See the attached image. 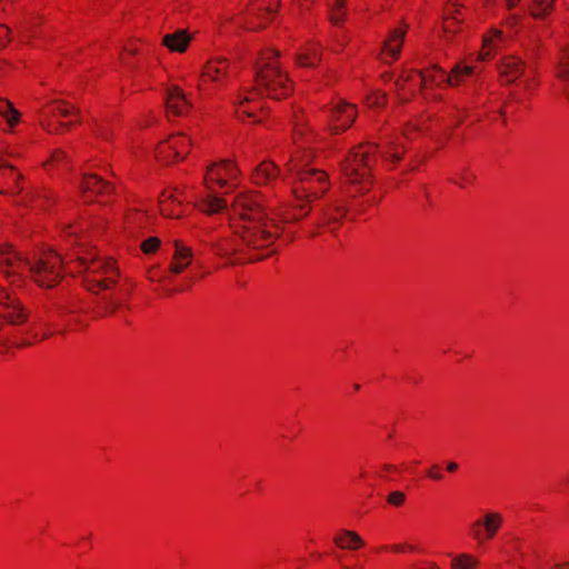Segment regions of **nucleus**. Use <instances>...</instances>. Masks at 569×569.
<instances>
[{"label":"nucleus","instance_id":"obj_20","mask_svg":"<svg viewBox=\"0 0 569 569\" xmlns=\"http://www.w3.org/2000/svg\"><path fill=\"white\" fill-rule=\"evenodd\" d=\"M192 252L179 241H174V261L171 263V272L181 273L191 262Z\"/></svg>","mask_w":569,"mask_h":569},{"label":"nucleus","instance_id":"obj_58","mask_svg":"<svg viewBox=\"0 0 569 569\" xmlns=\"http://www.w3.org/2000/svg\"><path fill=\"white\" fill-rule=\"evenodd\" d=\"M50 336V333H43V339L48 338Z\"/></svg>","mask_w":569,"mask_h":569},{"label":"nucleus","instance_id":"obj_10","mask_svg":"<svg viewBox=\"0 0 569 569\" xmlns=\"http://www.w3.org/2000/svg\"><path fill=\"white\" fill-rule=\"evenodd\" d=\"M23 179L22 174L17 169L0 159V193L7 196H14L23 191L20 184Z\"/></svg>","mask_w":569,"mask_h":569},{"label":"nucleus","instance_id":"obj_16","mask_svg":"<svg viewBox=\"0 0 569 569\" xmlns=\"http://www.w3.org/2000/svg\"><path fill=\"white\" fill-rule=\"evenodd\" d=\"M280 173L279 167L269 160L261 162L252 172V181L258 186H263L274 180Z\"/></svg>","mask_w":569,"mask_h":569},{"label":"nucleus","instance_id":"obj_40","mask_svg":"<svg viewBox=\"0 0 569 569\" xmlns=\"http://www.w3.org/2000/svg\"><path fill=\"white\" fill-rule=\"evenodd\" d=\"M10 29L0 24V48L6 47L9 41Z\"/></svg>","mask_w":569,"mask_h":569},{"label":"nucleus","instance_id":"obj_51","mask_svg":"<svg viewBox=\"0 0 569 569\" xmlns=\"http://www.w3.org/2000/svg\"><path fill=\"white\" fill-rule=\"evenodd\" d=\"M58 311L60 313H68V312H72V309L68 308V307H64V306H58Z\"/></svg>","mask_w":569,"mask_h":569},{"label":"nucleus","instance_id":"obj_5","mask_svg":"<svg viewBox=\"0 0 569 569\" xmlns=\"http://www.w3.org/2000/svg\"><path fill=\"white\" fill-rule=\"evenodd\" d=\"M373 144L358 146L342 162V171L347 181L351 184L363 186L360 191H366V184L370 183V169L375 162L372 157Z\"/></svg>","mask_w":569,"mask_h":569},{"label":"nucleus","instance_id":"obj_4","mask_svg":"<svg viewBox=\"0 0 569 569\" xmlns=\"http://www.w3.org/2000/svg\"><path fill=\"white\" fill-rule=\"evenodd\" d=\"M278 57V51L267 50L261 54L256 70L257 89L273 99H281L291 92L288 76L277 64Z\"/></svg>","mask_w":569,"mask_h":569},{"label":"nucleus","instance_id":"obj_29","mask_svg":"<svg viewBox=\"0 0 569 569\" xmlns=\"http://www.w3.org/2000/svg\"><path fill=\"white\" fill-rule=\"evenodd\" d=\"M478 560L468 553L455 556L451 560V569H475Z\"/></svg>","mask_w":569,"mask_h":569},{"label":"nucleus","instance_id":"obj_3","mask_svg":"<svg viewBox=\"0 0 569 569\" xmlns=\"http://www.w3.org/2000/svg\"><path fill=\"white\" fill-rule=\"evenodd\" d=\"M287 168L290 172H297L298 180L292 187V193L297 201L296 209L301 212L299 219L307 217L310 212V203L320 199L329 189L328 176L326 172L317 169H308L307 160L299 163L297 158L292 157Z\"/></svg>","mask_w":569,"mask_h":569},{"label":"nucleus","instance_id":"obj_34","mask_svg":"<svg viewBox=\"0 0 569 569\" xmlns=\"http://www.w3.org/2000/svg\"><path fill=\"white\" fill-rule=\"evenodd\" d=\"M329 8H330V21L333 23V24H338L340 21H342V18H343V7H345V3H343V0H331L329 3H328Z\"/></svg>","mask_w":569,"mask_h":569},{"label":"nucleus","instance_id":"obj_50","mask_svg":"<svg viewBox=\"0 0 569 569\" xmlns=\"http://www.w3.org/2000/svg\"><path fill=\"white\" fill-rule=\"evenodd\" d=\"M551 569H569V561L557 563Z\"/></svg>","mask_w":569,"mask_h":569},{"label":"nucleus","instance_id":"obj_47","mask_svg":"<svg viewBox=\"0 0 569 569\" xmlns=\"http://www.w3.org/2000/svg\"><path fill=\"white\" fill-rule=\"evenodd\" d=\"M410 80V76H401L399 80L396 81V86L399 88V89H402L403 88V83L409 81Z\"/></svg>","mask_w":569,"mask_h":569},{"label":"nucleus","instance_id":"obj_30","mask_svg":"<svg viewBox=\"0 0 569 569\" xmlns=\"http://www.w3.org/2000/svg\"><path fill=\"white\" fill-rule=\"evenodd\" d=\"M345 214L346 209L336 203H332L329 207H323L321 209V216L327 222L338 221L339 219L343 218Z\"/></svg>","mask_w":569,"mask_h":569},{"label":"nucleus","instance_id":"obj_42","mask_svg":"<svg viewBox=\"0 0 569 569\" xmlns=\"http://www.w3.org/2000/svg\"><path fill=\"white\" fill-rule=\"evenodd\" d=\"M19 33L21 38H33L36 37L34 31L32 30V26L22 24L20 27Z\"/></svg>","mask_w":569,"mask_h":569},{"label":"nucleus","instance_id":"obj_6","mask_svg":"<svg viewBox=\"0 0 569 569\" xmlns=\"http://www.w3.org/2000/svg\"><path fill=\"white\" fill-rule=\"evenodd\" d=\"M79 264L86 272L84 282L93 292L107 290L117 282L119 271L111 260L79 258Z\"/></svg>","mask_w":569,"mask_h":569},{"label":"nucleus","instance_id":"obj_22","mask_svg":"<svg viewBox=\"0 0 569 569\" xmlns=\"http://www.w3.org/2000/svg\"><path fill=\"white\" fill-rule=\"evenodd\" d=\"M476 69L473 67L465 66L458 63L451 70V73L446 78V83L449 86H458L460 82L465 81L466 78L475 74Z\"/></svg>","mask_w":569,"mask_h":569},{"label":"nucleus","instance_id":"obj_27","mask_svg":"<svg viewBox=\"0 0 569 569\" xmlns=\"http://www.w3.org/2000/svg\"><path fill=\"white\" fill-rule=\"evenodd\" d=\"M419 76L422 87L427 86L428 83L440 84L446 82V78L448 77L446 72L437 66H435L428 73L419 72Z\"/></svg>","mask_w":569,"mask_h":569},{"label":"nucleus","instance_id":"obj_25","mask_svg":"<svg viewBox=\"0 0 569 569\" xmlns=\"http://www.w3.org/2000/svg\"><path fill=\"white\" fill-rule=\"evenodd\" d=\"M461 14V8L457 4H450L446 9V16L443 21V31L446 33L455 32V26L459 22V17Z\"/></svg>","mask_w":569,"mask_h":569},{"label":"nucleus","instance_id":"obj_21","mask_svg":"<svg viewBox=\"0 0 569 569\" xmlns=\"http://www.w3.org/2000/svg\"><path fill=\"white\" fill-rule=\"evenodd\" d=\"M335 543L341 549L357 550L363 546L362 538L355 531L342 530L333 538Z\"/></svg>","mask_w":569,"mask_h":569},{"label":"nucleus","instance_id":"obj_17","mask_svg":"<svg viewBox=\"0 0 569 569\" xmlns=\"http://www.w3.org/2000/svg\"><path fill=\"white\" fill-rule=\"evenodd\" d=\"M405 37V29H393L389 37L383 41L382 51L391 58V61L399 58Z\"/></svg>","mask_w":569,"mask_h":569},{"label":"nucleus","instance_id":"obj_60","mask_svg":"<svg viewBox=\"0 0 569 569\" xmlns=\"http://www.w3.org/2000/svg\"><path fill=\"white\" fill-rule=\"evenodd\" d=\"M29 345H30V342H24V343H22L21 346H23V347H24V346H29Z\"/></svg>","mask_w":569,"mask_h":569},{"label":"nucleus","instance_id":"obj_24","mask_svg":"<svg viewBox=\"0 0 569 569\" xmlns=\"http://www.w3.org/2000/svg\"><path fill=\"white\" fill-rule=\"evenodd\" d=\"M228 209V201L214 193H209L201 204V210L209 213H218Z\"/></svg>","mask_w":569,"mask_h":569},{"label":"nucleus","instance_id":"obj_11","mask_svg":"<svg viewBox=\"0 0 569 569\" xmlns=\"http://www.w3.org/2000/svg\"><path fill=\"white\" fill-rule=\"evenodd\" d=\"M502 523V516L498 512H488L483 520H477L472 523L473 538L479 542L492 539Z\"/></svg>","mask_w":569,"mask_h":569},{"label":"nucleus","instance_id":"obj_19","mask_svg":"<svg viewBox=\"0 0 569 569\" xmlns=\"http://www.w3.org/2000/svg\"><path fill=\"white\" fill-rule=\"evenodd\" d=\"M191 41V36L183 29L168 33L162 39V44L170 51L184 52Z\"/></svg>","mask_w":569,"mask_h":569},{"label":"nucleus","instance_id":"obj_18","mask_svg":"<svg viewBox=\"0 0 569 569\" xmlns=\"http://www.w3.org/2000/svg\"><path fill=\"white\" fill-rule=\"evenodd\" d=\"M228 62L224 59H214L209 61L202 71L201 82L199 87L207 81H220L223 76L227 74Z\"/></svg>","mask_w":569,"mask_h":569},{"label":"nucleus","instance_id":"obj_54","mask_svg":"<svg viewBox=\"0 0 569 569\" xmlns=\"http://www.w3.org/2000/svg\"><path fill=\"white\" fill-rule=\"evenodd\" d=\"M387 471H390V470H393L395 469V466L392 465H385L383 467Z\"/></svg>","mask_w":569,"mask_h":569},{"label":"nucleus","instance_id":"obj_39","mask_svg":"<svg viewBox=\"0 0 569 569\" xmlns=\"http://www.w3.org/2000/svg\"><path fill=\"white\" fill-rule=\"evenodd\" d=\"M406 500V495L401 491H393L387 497V501L396 507L401 506Z\"/></svg>","mask_w":569,"mask_h":569},{"label":"nucleus","instance_id":"obj_41","mask_svg":"<svg viewBox=\"0 0 569 569\" xmlns=\"http://www.w3.org/2000/svg\"><path fill=\"white\" fill-rule=\"evenodd\" d=\"M106 308H104V311L106 313H114L118 308L120 307V303L112 300L111 298H106Z\"/></svg>","mask_w":569,"mask_h":569},{"label":"nucleus","instance_id":"obj_57","mask_svg":"<svg viewBox=\"0 0 569 569\" xmlns=\"http://www.w3.org/2000/svg\"><path fill=\"white\" fill-rule=\"evenodd\" d=\"M430 569H439V567H438L436 563H432V565L430 566Z\"/></svg>","mask_w":569,"mask_h":569},{"label":"nucleus","instance_id":"obj_13","mask_svg":"<svg viewBox=\"0 0 569 569\" xmlns=\"http://www.w3.org/2000/svg\"><path fill=\"white\" fill-rule=\"evenodd\" d=\"M166 107L169 113L184 114L191 107L186 93L179 87H171L167 91Z\"/></svg>","mask_w":569,"mask_h":569},{"label":"nucleus","instance_id":"obj_2","mask_svg":"<svg viewBox=\"0 0 569 569\" xmlns=\"http://www.w3.org/2000/svg\"><path fill=\"white\" fill-rule=\"evenodd\" d=\"M0 260L6 276L28 270L32 279L44 288H52L62 277V259L53 251L29 259L6 247L0 250Z\"/></svg>","mask_w":569,"mask_h":569},{"label":"nucleus","instance_id":"obj_43","mask_svg":"<svg viewBox=\"0 0 569 569\" xmlns=\"http://www.w3.org/2000/svg\"><path fill=\"white\" fill-rule=\"evenodd\" d=\"M537 84H538V81H537V79H536L535 77H533V78H531V79H529V78H528V79H526V80L522 82V87H523V89H525L526 91H529V92H531V91L533 90L535 86H537Z\"/></svg>","mask_w":569,"mask_h":569},{"label":"nucleus","instance_id":"obj_8","mask_svg":"<svg viewBox=\"0 0 569 569\" xmlns=\"http://www.w3.org/2000/svg\"><path fill=\"white\" fill-rule=\"evenodd\" d=\"M328 128L331 133H339L347 130L355 121L357 116L356 106L339 102L327 109Z\"/></svg>","mask_w":569,"mask_h":569},{"label":"nucleus","instance_id":"obj_33","mask_svg":"<svg viewBox=\"0 0 569 569\" xmlns=\"http://www.w3.org/2000/svg\"><path fill=\"white\" fill-rule=\"evenodd\" d=\"M219 168V176H223L224 179L233 181L239 174L238 168L229 160H223L219 163H213Z\"/></svg>","mask_w":569,"mask_h":569},{"label":"nucleus","instance_id":"obj_14","mask_svg":"<svg viewBox=\"0 0 569 569\" xmlns=\"http://www.w3.org/2000/svg\"><path fill=\"white\" fill-rule=\"evenodd\" d=\"M526 70V61L519 57H508L500 66V77L506 83L520 79Z\"/></svg>","mask_w":569,"mask_h":569},{"label":"nucleus","instance_id":"obj_12","mask_svg":"<svg viewBox=\"0 0 569 569\" xmlns=\"http://www.w3.org/2000/svg\"><path fill=\"white\" fill-rule=\"evenodd\" d=\"M72 110H73V108L69 107L63 101L54 100V101L50 102L41 111V116L40 117H41L42 127L44 129H47V131L50 132V133L58 132L59 129H61V128H67L68 129L71 126V123L60 122L57 127H52L51 122L49 121V117L50 116H52V117H57V116L68 117L69 114L72 113Z\"/></svg>","mask_w":569,"mask_h":569},{"label":"nucleus","instance_id":"obj_48","mask_svg":"<svg viewBox=\"0 0 569 569\" xmlns=\"http://www.w3.org/2000/svg\"><path fill=\"white\" fill-rule=\"evenodd\" d=\"M458 469V465L453 461L447 463V470L453 472Z\"/></svg>","mask_w":569,"mask_h":569},{"label":"nucleus","instance_id":"obj_45","mask_svg":"<svg viewBox=\"0 0 569 569\" xmlns=\"http://www.w3.org/2000/svg\"><path fill=\"white\" fill-rule=\"evenodd\" d=\"M428 477L433 480L442 479V475L438 471V466H432L431 469L427 472Z\"/></svg>","mask_w":569,"mask_h":569},{"label":"nucleus","instance_id":"obj_49","mask_svg":"<svg viewBox=\"0 0 569 569\" xmlns=\"http://www.w3.org/2000/svg\"><path fill=\"white\" fill-rule=\"evenodd\" d=\"M551 569H569V561L557 563Z\"/></svg>","mask_w":569,"mask_h":569},{"label":"nucleus","instance_id":"obj_35","mask_svg":"<svg viewBox=\"0 0 569 569\" xmlns=\"http://www.w3.org/2000/svg\"><path fill=\"white\" fill-rule=\"evenodd\" d=\"M251 102H252V100L249 97H246L244 100L239 102V106L237 108V113L239 117L241 114L247 116L249 118L254 117V112L258 109V107H249V108L246 107V103H251Z\"/></svg>","mask_w":569,"mask_h":569},{"label":"nucleus","instance_id":"obj_56","mask_svg":"<svg viewBox=\"0 0 569 569\" xmlns=\"http://www.w3.org/2000/svg\"><path fill=\"white\" fill-rule=\"evenodd\" d=\"M510 97H511L512 99H515V100H518V99H517V94H516V92H511V93H510Z\"/></svg>","mask_w":569,"mask_h":569},{"label":"nucleus","instance_id":"obj_53","mask_svg":"<svg viewBox=\"0 0 569 569\" xmlns=\"http://www.w3.org/2000/svg\"><path fill=\"white\" fill-rule=\"evenodd\" d=\"M392 549H393L395 551H397V552H400V551H402V550H403V547H402V546H400V545H396V546H393V547H392Z\"/></svg>","mask_w":569,"mask_h":569},{"label":"nucleus","instance_id":"obj_23","mask_svg":"<svg viewBox=\"0 0 569 569\" xmlns=\"http://www.w3.org/2000/svg\"><path fill=\"white\" fill-rule=\"evenodd\" d=\"M321 54L316 46H308L297 54V63L301 67H316L320 61Z\"/></svg>","mask_w":569,"mask_h":569},{"label":"nucleus","instance_id":"obj_31","mask_svg":"<svg viewBox=\"0 0 569 569\" xmlns=\"http://www.w3.org/2000/svg\"><path fill=\"white\" fill-rule=\"evenodd\" d=\"M204 181L208 188H210L211 183H216L220 188L228 186L227 179H224L223 176H219V168L217 166H213V163L208 168L207 173L204 176Z\"/></svg>","mask_w":569,"mask_h":569},{"label":"nucleus","instance_id":"obj_32","mask_svg":"<svg viewBox=\"0 0 569 569\" xmlns=\"http://www.w3.org/2000/svg\"><path fill=\"white\" fill-rule=\"evenodd\" d=\"M0 116L6 118L10 126H14L19 120V112L7 100L0 101Z\"/></svg>","mask_w":569,"mask_h":569},{"label":"nucleus","instance_id":"obj_26","mask_svg":"<svg viewBox=\"0 0 569 569\" xmlns=\"http://www.w3.org/2000/svg\"><path fill=\"white\" fill-rule=\"evenodd\" d=\"M555 0H532L530 6V14L535 19H543L547 17L552 8Z\"/></svg>","mask_w":569,"mask_h":569},{"label":"nucleus","instance_id":"obj_15","mask_svg":"<svg viewBox=\"0 0 569 569\" xmlns=\"http://www.w3.org/2000/svg\"><path fill=\"white\" fill-rule=\"evenodd\" d=\"M81 190L86 197L109 196L113 188L96 174L84 176L81 182Z\"/></svg>","mask_w":569,"mask_h":569},{"label":"nucleus","instance_id":"obj_38","mask_svg":"<svg viewBox=\"0 0 569 569\" xmlns=\"http://www.w3.org/2000/svg\"><path fill=\"white\" fill-rule=\"evenodd\" d=\"M386 94L381 92H373L368 97L367 102L370 107H380L386 102Z\"/></svg>","mask_w":569,"mask_h":569},{"label":"nucleus","instance_id":"obj_36","mask_svg":"<svg viewBox=\"0 0 569 569\" xmlns=\"http://www.w3.org/2000/svg\"><path fill=\"white\" fill-rule=\"evenodd\" d=\"M173 196L172 194H162V199L160 200V211L163 216L170 217V218H179L180 213L174 212L172 210H169L168 208V200H170Z\"/></svg>","mask_w":569,"mask_h":569},{"label":"nucleus","instance_id":"obj_1","mask_svg":"<svg viewBox=\"0 0 569 569\" xmlns=\"http://www.w3.org/2000/svg\"><path fill=\"white\" fill-rule=\"evenodd\" d=\"M231 211L244 222L242 230L238 231L241 243L237 247L218 249L220 254H239L238 261L253 262L268 257L253 253L261 249H268L279 236V227L262 209L253 194L239 193L232 201Z\"/></svg>","mask_w":569,"mask_h":569},{"label":"nucleus","instance_id":"obj_7","mask_svg":"<svg viewBox=\"0 0 569 569\" xmlns=\"http://www.w3.org/2000/svg\"><path fill=\"white\" fill-rule=\"evenodd\" d=\"M279 6L280 0H274V7L271 3L254 0L244 14V28L250 31L263 29L269 17L271 18L277 13Z\"/></svg>","mask_w":569,"mask_h":569},{"label":"nucleus","instance_id":"obj_55","mask_svg":"<svg viewBox=\"0 0 569 569\" xmlns=\"http://www.w3.org/2000/svg\"><path fill=\"white\" fill-rule=\"evenodd\" d=\"M518 0H508L509 7H513Z\"/></svg>","mask_w":569,"mask_h":569},{"label":"nucleus","instance_id":"obj_28","mask_svg":"<svg viewBox=\"0 0 569 569\" xmlns=\"http://www.w3.org/2000/svg\"><path fill=\"white\" fill-rule=\"evenodd\" d=\"M556 74L562 81L569 80V44L560 52Z\"/></svg>","mask_w":569,"mask_h":569},{"label":"nucleus","instance_id":"obj_9","mask_svg":"<svg viewBox=\"0 0 569 569\" xmlns=\"http://www.w3.org/2000/svg\"><path fill=\"white\" fill-rule=\"evenodd\" d=\"M191 141L182 133L171 136L167 141L159 144L157 149L158 158L162 161L182 160L188 153Z\"/></svg>","mask_w":569,"mask_h":569},{"label":"nucleus","instance_id":"obj_52","mask_svg":"<svg viewBox=\"0 0 569 569\" xmlns=\"http://www.w3.org/2000/svg\"><path fill=\"white\" fill-rule=\"evenodd\" d=\"M391 159H392L395 162H397V161H399V160L401 159V154H399V153H397V152H393V153L391 154Z\"/></svg>","mask_w":569,"mask_h":569},{"label":"nucleus","instance_id":"obj_59","mask_svg":"<svg viewBox=\"0 0 569 569\" xmlns=\"http://www.w3.org/2000/svg\"><path fill=\"white\" fill-rule=\"evenodd\" d=\"M355 389H356V390H359V389H360V386H359V385H355Z\"/></svg>","mask_w":569,"mask_h":569},{"label":"nucleus","instance_id":"obj_46","mask_svg":"<svg viewBox=\"0 0 569 569\" xmlns=\"http://www.w3.org/2000/svg\"><path fill=\"white\" fill-rule=\"evenodd\" d=\"M67 158V154L64 151L62 150H57L53 156H52V160L53 161H60V160H63Z\"/></svg>","mask_w":569,"mask_h":569},{"label":"nucleus","instance_id":"obj_37","mask_svg":"<svg viewBox=\"0 0 569 569\" xmlns=\"http://www.w3.org/2000/svg\"><path fill=\"white\" fill-rule=\"evenodd\" d=\"M159 246H160L159 238L151 237L141 243V249L144 253H152L159 248Z\"/></svg>","mask_w":569,"mask_h":569},{"label":"nucleus","instance_id":"obj_44","mask_svg":"<svg viewBox=\"0 0 569 569\" xmlns=\"http://www.w3.org/2000/svg\"><path fill=\"white\" fill-rule=\"evenodd\" d=\"M536 47H537V41L535 40V43H532L530 47L526 48V58L528 60L536 58V56H537Z\"/></svg>","mask_w":569,"mask_h":569}]
</instances>
